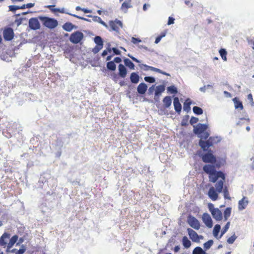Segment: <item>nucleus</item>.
Instances as JSON below:
<instances>
[{
    "label": "nucleus",
    "instance_id": "nucleus-1",
    "mask_svg": "<svg viewBox=\"0 0 254 254\" xmlns=\"http://www.w3.org/2000/svg\"><path fill=\"white\" fill-rule=\"evenodd\" d=\"M203 170L209 175L210 181L212 183H215L218 178L221 179L215 185L217 191L218 193L221 192L225 180V174L221 171H216L215 166L211 165H204Z\"/></svg>",
    "mask_w": 254,
    "mask_h": 254
},
{
    "label": "nucleus",
    "instance_id": "nucleus-2",
    "mask_svg": "<svg viewBox=\"0 0 254 254\" xmlns=\"http://www.w3.org/2000/svg\"><path fill=\"white\" fill-rule=\"evenodd\" d=\"M38 18L42 22V24L44 27L50 29L56 28L58 25V21L53 18L39 16H38Z\"/></svg>",
    "mask_w": 254,
    "mask_h": 254
},
{
    "label": "nucleus",
    "instance_id": "nucleus-3",
    "mask_svg": "<svg viewBox=\"0 0 254 254\" xmlns=\"http://www.w3.org/2000/svg\"><path fill=\"white\" fill-rule=\"evenodd\" d=\"M24 241L23 238H20L18 239L17 235L13 236L9 240V242L7 244L6 251L8 252L12 248L14 245L16 243V246H19Z\"/></svg>",
    "mask_w": 254,
    "mask_h": 254
},
{
    "label": "nucleus",
    "instance_id": "nucleus-4",
    "mask_svg": "<svg viewBox=\"0 0 254 254\" xmlns=\"http://www.w3.org/2000/svg\"><path fill=\"white\" fill-rule=\"evenodd\" d=\"M208 206L214 219L216 221H220L222 219V213L218 208H214L212 203H209Z\"/></svg>",
    "mask_w": 254,
    "mask_h": 254
},
{
    "label": "nucleus",
    "instance_id": "nucleus-5",
    "mask_svg": "<svg viewBox=\"0 0 254 254\" xmlns=\"http://www.w3.org/2000/svg\"><path fill=\"white\" fill-rule=\"evenodd\" d=\"M201 158L204 163L215 164L216 162V158L211 150H209L208 153L202 155Z\"/></svg>",
    "mask_w": 254,
    "mask_h": 254
},
{
    "label": "nucleus",
    "instance_id": "nucleus-6",
    "mask_svg": "<svg viewBox=\"0 0 254 254\" xmlns=\"http://www.w3.org/2000/svg\"><path fill=\"white\" fill-rule=\"evenodd\" d=\"M83 38V34L79 31H76L71 34L69 40L74 44L79 43Z\"/></svg>",
    "mask_w": 254,
    "mask_h": 254
},
{
    "label": "nucleus",
    "instance_id": "nucleus-7",
    "mask_svg": "<svg viewBox=\"0 0 254 254\" xmlns=\"http://www.w3.org/2000/svg\"><path fill=\"white\" fill-rule=\"evenodd\" d=\"M188 223L190 226L195 230L199 229L200 227L198 220L194 216L190 215L188 218Z\"/></svg>",
    "mask_w": 254,
    "mask_h": 254
},
{
    "label": "nucleus",
    "instance_id": "nucleus-8",
    "mask_svg": "<svg viewBox=\"0 0 254 254\" xmlns=\"http://www.w3.org/2000/svg\"><path fill=\"white\" fill-rule=\"evenodd\" d=\"M187 231L190 238L193 242H199L200 239H202L203 238L202 236H198L195 231L190 228H188Z\"/></svg>",
    "mask_w": 254,
    "mask_h": 254
},
{
    "label": "nucleus",
    "instance_id": "nucleus-9",
    "mask_svg": "<svg viewBox=\"0 0 254 254\" xmlns=\"http://www.w3.org/2000/svg\"><path fill=\"white\" fill-rule=\"evenodd\" d=\"M3 38L5 41H10L14 37L13 29L10 27L5 28L3 32Z\"/></svg>",
    "mask_w": 254,
    "mask_h": 254
},
{
    "label": "nucleus",
    "instance_id": "nucleus-10",
    "mask_svg": "<svg viewBox=\"0 0 254 254\" xmlns=\"http://www.w3.org/2000/svg\"><path fill=\"white\" fill-rule=\"evenodd\" d=\"M212 137H210L207 140L204 141L200 139L199 141V145L203 151H209L208 148L213 145V142L211 141Z\"/></svg>",
    "mask_w": 254,
    "mask_h": 254
},
{
    "label": "nucleus",
    "instance_id": "nucleus-11",
    "mask_svg": "<svg viewBox=\"0 0 254 254\" xmlns=\"http://www.w3.org/2000/svg\"><path fill=\"white\" fill-rule=\"evenodd\" d=\"M109 25L112 30L117 32H118L123 26L122 22L118 19L109 21Z\"/></svg>",
    "mask_w": 254,
    "mask_h": 254
},
{
    "label": "nucleus",
    "instance_id": "nucleus-12",
    "mask_svg": "<svg viewBox=\"0 0 254 254\" xmlns=\"http://www.w3.org/2000/svg\"><path fill=\"white\" fill-rule=\"evenodd\" d=\"M38 18H31L29 20V27L32 30H38L40 28V24Z\"/></svg>",
    "mask_w": 254,
    "mask_h": 254
},
{
    "label": "nucleus",
    "instance_id": "nucleus-13",
    "mask_svg": "<svg viewBox=\"0 0 254 254\" xmlns=\"http://www.w3.org/2000/svg\"><path fill=\"white\" fill-rule=\"evenodd\" d=\"M202 219L203 222L208 227L211 228L212 227V220L209 214L207 213H203Z\"/></svg>",
    "mask_w": 254,
    "mask_h": 254
},
{
    "label": "nucleus",
    "instance_id": "nucleus-14",
    "mask_svg": "<svg viewBox=\"0 0 254 254\" xmlns=\"http://www.w3.org/2000/svg\"><path fill=\"white\" fill-rule=\"evenodd\" d=\"M208 195L209 198L213 201H215L218 199V194L217 190H215L214 188L211 187L208 192Z\"/></svg>",
    "mask_w": 254,
    "mask_h": 254
},
{
    "label": "nucleus",
    "instance_id": "nucleus-15",
    "mask_svg": "<svg viewBox=\"0 0 254 254\" xmlns=\"http://www.w3.org/2000/svg\"><path fill=\"white\" fill-rule=\"evenodd\" d=\"M173 105L175 111L180 114L182 110V105L180 103L179 99L178 97H175L173 101Z\"/></svg>",
    "mask_w": 254,
    "mask_h": 254
},
{
    "label": "nucleus",
    "instance_id": "nucleus-16",
    "mask_svg": "<svg viewBox=\"0 0 254 254\" xmlns=\"http://www.w3.org/2000/svg\"><path fill=\"white\" fill-rule=\"evenodd\" d=\"M10 234L4 232L2 236L0 237V246L3 247H7V244L6 240L10 238Z\"/></svg>",
    "mask_w": 254,
    "mask_h": 254
},
{
    "label": "nucleus",
    "instance_id": "nucleus-17",
    "mask_svg": "<svg viewBox=\"0 0 254 254\" xmlns=\"http://www.w3.org/2000/svg\"><path fill=\"white\" fill-rule=\"evenodd\" d=\"M248 200L247 198L244 196L242 199L239 200L238 203V208L240 210H242L246 208L248 204Z\"/></svg>",
    "mask_w": 254,
    "mask_h": 254
},
{
    "label": "nucleus",
    "instance_id": "nucleus-18",
    "mask_svg": "<svg viewBox=\"0 0 254 254\" xmlns=\"http://www.w3.org/2000/svg\"><path fill=\"white\" fill-rule=\"evenodd\" d=\"M119 74L122 78H125L127 76V70L122 64L119 65Z\"/></svg>",
    "mask_w": 254,
    "mask_h": 254
},
{
    "label": "nucleus",
    "instance_id": "nucleus-19",
    "mask_svg": "<svg viewBox=\"0 0 254 254\" xmlns=\"http://www.w3.org/2000/svg\"><path fill=\"white\" fill-rule=\"evenodd\" d=\"M147 89L146 84L144 83H140L137 88V92L140 94H144Z\"/></svg>",
    "mask_w": 254,
    "mask_h": 254
},
{
    "label": "nucleus",
    "instance_id": "nucleus-20",
    "mask_svg": "<svg viewBox=\"0 0 254 254\" xmlns=\"http://www.w3.org/2000/svg\"><path fill=\"white\" fill-rule=\"evenodd\" d=\"M207 127L205 124H198L197 127L194 129L195 133H201L204 132L207 128Z\"/></svg>",
    "mask_w": 254,
    "mask_h": 254
},
{
    "label": "nucleus",
    "instance_id": "nucleus-21",
    "mask_svg": "<svg viewBox=\"0 0 254 254\" xmlns=\"http://www.w3.org/2000/svg\"><path fill=\"white\" fill-rule=\"evenodd\" d=\"M131 1V0H127L124 1L122 4L121 9L126 12L128 8L132 7Z\"/></svg>",
    "mask_w": 254,
    "mask_h": 254
},
{
    "label": "nucleus",
    "instance_id": "nucleus-22",
    "mask_svg": "<svg viewBox=\"0 0 254 254\" xmlns=\"http://www.w3.org/2000/svg\"><path fill=\"white\" fill-rule=\"evenodd\" d=\"M233 101L234 103L235 108L236 109H240L241 110H242L244 109V107L242 102L240 101L237 97H235L233 99Z\"/></svg>",
    "mask_w": 254,
    "mask_h": 254
},
{
    "label": "nucleus",
    "instance_id": "nucleus-23",
    "mask_svg": "<svg viewBox=\"0 0 254 254\" xmlns=\"http://www.w3.org/2000/svg\"><path fill=\"white\" fill-rule=\"evenodd\" d=\"M191 104V102L189 98L186 99L183 105L184 110L187 111V112H189L190 110Z\"/></svg>",
    "mask_w": 254,
    "mask_h": 254
},
{
    "label": "nucleus",
    "instance_id": "nucleus-24",
    "mask_svg": "<svg viewBox=\"0 0 254 254\" xmlns=\"http://www.w3.org/2000/svg\"><path fill=\"white\" fill-rule=\"evenodd\" d=\"M130 79L132 83H137L139 80V75L135 72H132L130 74Z\"/></svg>",
    "mask_w": 254,
    "mask_h": 254
},
{
    "label": "nucleus",
    "instance_id": "nucleus-25",
    "mask_svg": "<svg viewBox=\"0 0 254 254\" xmlns=\"http://www.w3.org/2000/svg\"><path fill=\"white\" fill-rule=\"evenodd\" d=\"M165 89V87L164 85L157 86L155 91V96H159L164 91Z\"/></svg>",
    "mask_w": 254,
    "mask_h": 254
},
{
    "label": "nucleus",
    "instance_id": "nucleus-26",
    "mask_svg": "<svg viewBox=\"0 0 254 254\" xmlns=\"http://www.w3.org/2000/svg\"><path fill=\"white\" fill-rule=\"evenodd\" d=\"M164 106L166 108H169L172 104V99L170 96H166L163 100Z\"/></svg>",
    "mask_w": 254,
    "mask_h": 254
},
{
    "label": "nucleus",
    "instance_id": "nucleus-27",
    "mask_svg": "<svg viewBox=\"0 0 254 254\" xmlns=\"http://www.w3.org/2000/svg\"><path fill=\"white\" fill-rule=\"evenodd\" d=\"M183 245L186 248H189L191 246V242L186 236L183 237L182 239Z\"/></svg>",
    "mask_w": 254,
    "mask_h": 254
},
{
    "label": "nucleus",
    "instance_id": "nucleus-28",
    "mask_svg": "<svg viewBox=\"0 0 254 254\" xmlns=\"http://www.w3.org/2000/svg\"><path fill=\"white\" fill-rule=\"evenodd\" d=\"M73 27L74 25L70 22H66L63 26V29L64 30L68 32L71 31L73 29Z\"/></svg>",
    "mask_w": 254,
    "mask_h": 254
},
{
    "label": "nucleus",
    "instance_id": "nucleus-29",
    "mask_svg": "<svg viewBox=\"0 0 254 254\" xmlns=\"http://www.w3.org/2000/svg\"><path fill=\"white\" fill-rule=\"evenodd\" d=\"M125 64L131 69H134V64L133 63L128 59H125L124 60Z\"/></svg>",
    "mask_w": 254,
    "mask_h": 254
},
{
    "label": "nucleus",
    "instance_id": "nucleus-30",
    "mask_svg": "<svg viewBox=\"0 0 254 254\" xmlns=\"http://www.w3.org/2000/svg\"><path fill=\"white\" fill-rule=\"evenodd\" d=\"M192 254H207V253L201 247H197L193 249Z\"/></svg>",
    "mask_w": 254,
    "mask_h": 254
},
{
    "label": "nucleus",
    "instance_id": "nucleus-31",
    "mask_svg": "<svg viewBox=\"0 0 254 254\" xmlns=\"http://www.w3.org/2000/svg\"><path fill=\"white\" fill-rule=\"evenodd\" d=\"M107 67L109 70L114 71L116 68V65L113 61H110L107 63Z\"/></svg>",
    "mask_w": 254,
    "mask_h": 254
},
{
    "label": "nucleus",
    "instance_id": "nucleus-32",
    "mask_svg": "<svg viewBox=\"0 0 254 254\" xmlns=\"http://www.w3.org/2000/svg\"><path fill=\"white\" fill-rule=\"evenodd\" d=\"M94 42L96 45L103 47V41L102 38L99 36H97L94 38Z\"/></svg>",
    "mask_w": 254,
    "mask_h": 254
},
{
    "label": "nucleus",
    "instance_id": "nucleus-33",
    "mask_svg": "<svg viewBox=\"0 0 254 254\" xmlns=\"http://www.w3.org/2000/svg\"><path fill=\"white\" fill-rule=\"evenodd\" d=\"M231 213V208L227 207L224 211V217L225 221L227 220L228 218L230 217Z\"/></svg>",
    "mask_w": 254,
    "mask_h": 254
},
{
    "label": "nucleus",
    "instance_id": "nucleus-34",
    "mask_svg": "<svg viewBox=\"0 0 254 254\" xmlns=\"http://www.w3.org/2000/svg\"><path fill=\"white\" fill-rule=\"evenodd\" d=\"M220 55L222 59L224 61H227V52L224 49H221L219 50Z\"/></svg>",
    "mask_w": 254,
    "mask_h": 254
},
{
    "label": "nucleus",
    "instance_id": "nucleus-35",
    "mask_svg": "<svg viewBox=\"0 0 254 254\" xmlns=\"http://www.w3.org/2000/svg\"><path fill=\"white\" fill-rule=\"evenodd\" d=\"M220 229H221V227H220V225L216 224L215 225L214 229H213V233L214 236L215 237H217L218 236V235L220 231Z\"/></svg>",
    "mask_w": 254,
    "mask_h": 254
},
{
    "label": "nucleus",
    "instance_id": "nucleus-36",
    "mask_svg": "<svg viewBox=\"0 0 254 254\" xmlns=\"http://www.w3.org/2000/svg\"><path fill=\"white\" fill-rule=\"evenodd\" d=\"M193 112L196 115H201L203 113L202 109L197 106H194L193 107Z\"/></svg>",
    "mask_w": 254,
    "mask_h": 254
},
{
    "label": "nucleus",
    "instance_id": "nucleus-37",
    "mask_svg": "<svg viewBox=\"0 0 254 254\" xmlns=\"http://www.w3.org/2000/svg\"><path fill=\"white\" fill-rule=\"evenodd\" d=\"M223 194L225 199L229 200L231 199V197L230 196L229 192L227 187H225L223 190Z\"/></svg>",
    "mask_w": 254,
    "mask_h": 254
},
{
    "label": "nucleus",
    "instance_id": "nucleus-38",
    "mask_svg": "<svg viewBox=\"0 0 254 254\" xmlns=\"http://www.w3.org/2000/svg\"><path fill=\"white\" fill-rule=\"evenodd\" d=\"M150 70H151L152 71H155V72L160 73H161V74H164V75H169L168 73H167L166 72H165L164 71H163L161 69H160L159 68H156V67H153V66H151Z\"/></svg>",
    "mask_w": 254,
    "mask_h": 254
},
{
    "label": "nucleus",
    "instance_id": "nucleus-39",
    "mask_svg": "<svg viewBox=\"0 0 254 254\" xmlns=\"http://www.w3.org/2000/svg\"><path fill=\"white\" fill-rule=\"evenodd\" d=\"M213 244V240H210L203 244L204 248L205 250L209 249L212 246Z\"/></svg>",
    "mask_w": 254,
    "mask_h": 254
},
{
    "label": "nucleus",
    "instance_id": "nucleus-40",
    "mask_svg": "<svg viewBox=\"0 0 254 254\" xmlns=\"http://www.w3.org/2000/svg\"><path fill=\"white\" fill-rule=\"evenodd\" d=\"M168 91L172 94H176L177 93V89L174 85H171L167 88Z\"/></svg>",
    "mask_w": 254,
    "mask_h": 254
},
{
    "label": "nucleus",
    "instance_id": "nucleus-41",
    "mask_svg": "<svg viewBox=\"0 0 254 254\" xmlns=\"http://www.w3.org/2000/svg\"><path fill=\"white\" fill-rule=\"evenodd\" d=\"M230 225V222H228L226 225L224 226V227L223 228V230L221 231V234L219 237V238H221L228 230L229 226Z\"/></svg>",
    "mask_w": 254,
    "mask_h": 254
},
{
    "label": "nucleus",
    "instance_id": "nucleus-42",
    "mask_svg": "<svg viewBox=\"0 0 254 254\" xmlns=\"http://www.w3.org/2000/svg\"><path fill=\"white\" fill-rule=\"evenodd\" d=\"M25 251H26L25 246L24 245H22L21 246V248L19 250L16 251L15 254H23L25 253Z\"/></svg>",
    "mask_w": 254,
    "mask_h": 254
},
{
    "label": "nucleus",
    "instance_id": "nucleus-43",
    "mask_svg": "<svg viewBox=\"0 0 254 254\" xmlns=\"http://www.w3.org/2000/svg\"><path fill=\"white\" fill-rule=\"evenodd\" d=\"M54 7V5H48L47 6V8H48L50 10H51V11H54V12H61V13H63L64 12L63 11V10H61L60 9H59V8H54L53 7Z\"/></svg>",
    "mask_w": 254,
    "mask_h": 254
},
{
    "label": "nucleus",
    "instance_id": "nucleus-44",
    "mask_svg": "<svg viewBox=\"0 0 254 254\" xmlns=\"http://www.w3.org/2000/svg\"><path fill=\"white\" fill-rule=\"evenodd\" d=\"M144 80L146 82H149L151 83H154L155 81V78L153 77H150V76H145L144 77Z\"/></svg>",
    "mask_w": 254,
    "mask_h": 254
},
{
    "label": "nucleus",
    "instance_id": "nucleus-45",
    "mask_svg": "<svg viewBox=\"0 0 254 254\" xmlns=\"http://www.w3.org/2000/svg\"><path fill=\"white\" fill-rule=\"evenodd\" d=\"M103 47L102 46H99V45H96L92 50V52L94 54H97L98 53L102 48Z\"/></svg>",
    "mask_w": 254,
    "mask_h": 254
},
{
    "label": "nucleus",
    "instance_id": "nucleus-46",
    "mask_svg": "<svg viewBox=\"0 0 254 254\" xmlns=\"http://www.w3.org/2000/svg\"><path fill=\"white\" fill-rule=\"evenodd\" d=\"M9 10L10 11L14 12L15 10L17 9H19V6H16V5H9L8 6Z\"/></svg>",
    "mask_w": 254,
    "mask_h": 254
},
{
    "label": "nucleus",
    "instance_id": "nucleus-47",
    "mask_svg": "<svg viewBox=\"0 0 254 254\" xmlns=\"http://www.w3.org/2000/svg\"><path fill=\"white\" fill-rule=\"evenodd\" d=\"M198 121V118L194 117H192L190 118V124L192 125L194 124H196Z\"/></svg>",
    "mask_w": 254,
    "mask_h": 254
},
{
    "label": "nucleus",
    "instance_id": "nucleus-48",
    "mask_svg": "<svg viewBox=\"0 0 254 254\" xmlns=\"http://www.w3.org/2000/svg\"><path fill=\"white\" fill-rule=\"evenodd\" d=\"M236 237H235V235L234 236H232L230 237H229L228 239H227V242L229 243V244H233L235 240H236Z\"/></svg>",
    "mask_w": 254,
    "mask_h": 254
},
{
    "label": "nucleus",
    "instance_id": "nucleus-49",
    "mask_svg": "<svg viewBox=\"0 0 254 254\" xmlns=\"http://www.w3.org/2000/svg\"><path fill=\"white\" fill-rule=\"evenodd\" d=\"M248 99L250 101L252 106H254V102L253 100V95L251 93L248 94Z\"/></svg>",
    "mask_w": 254,
    "mask_h": 254
},
{
    "label": "nucleus",
    "instance_id": "nucleus-50",
    "mask_svg": "<svg viewBox=\"0 0 254 254\" xmlns=\"http://www.w3.org/2000/svg\"><path fill=\"white\" fill-rule=\"evenodd\" d=\"M131 42L134 44H137L139 42H141V40L139 38L132 37L131 38Z\"/></svg>",
    "mask_w": 254,
    "mask_h": 254
},
{
    "label": "nucleus",
    "instance_id": "nucleus-51",
    "mask_svg": "<svg viewBox=\"0 0 254 254\" xmlns=\"http://www.w3.org/2000/svg\"><path fill=\"white\" fill-rule=\"evenodd\" d=\"M140 67L141 68L143 67V69L145 70H150L151 66H149L146 64H141V65H140Z\"/></svg>",
    "mask_w": 254,
    "mask_h": 254
},
{
    "label": "nucleus",
    "instance_id": "nucleus-52",
    "mask_svg": "<svg viewBox=\"0 0 254 254\" xmlns=\"http://www.w3.org/2000/svg\"><path fill=\"white\" fill-rule=\"evenodd\" d=\"M70 15L72 16L73 17H76L79 19H82V20H86V21H88V19L83 17H81V16H78L76 14H69Z\"/></svg>",
    "mask_w": 254,
    "mask_h": 254
},
{
    "label": "nucleus",
    "instance_id": "nucleus-53",
    "mask_svg": "<svg viewBox=\"0 0 254 254\" xmlns=\"http://www.w3.org/2000/svg\"><path fill=\"white\" fill-rule=\"evenodd\" d=\"M175 19L172 17H169L168 21V25H171L174 24Z\"/></svg>",
    "mask_w": 254,
    "mask_h": 254
},
{
    "label": "nucleus",
    "instance_id": "nucleus-54",
    "mask_svg": "<svg viewBox=\"0 0 254 254\" xmlns=\"http://www.w3.org/2000/svg\"><path fill=\"white\" fill-rule=\"evenodd\" d=\"M112 51L114 52V53H115V54L117 55H121V52L118 50L117 49V48H113L112 49Z\"/></svg>",
    "mask_w": 254,
    "mask_h": 254
},
{
    "label": "nucleus",
    "instance_id": "nucleus-55",
    "mask_svg": "<svg viewBox=\"0 0 254 254\" xmlns=\"http://www.w3.org/2000/svg\"><path fill=\"white\" fill-rule=\"evenodd\" d=\"M114 63H120L122 62V60L120 57H116L113 61Z\"/></svg>",
    "mask_w": 254,
    "mask_h": 254
},
{
    "label": "nucleus",
    "instance_id": "nucleus-56",
    "mask_svg": "<svg viewBox=\"0 0 254 254\" xmlns=\"http://www.w3.org/2000/svg\"><path fill=\"white\" fill-rule=\"evenodd\" d=\"M249 44L252 49L254 50V39L250 40L249 41Z\"/></svg>",
    "mask_w": 254,
    "mask_h": 254
},
{
    "label": "nucleus",
    "instance_id": "nucleus-57",
    "mask_svg": "<svg viewBox=\"0 0 254 254\" xmlns=\"http://www.w3.org/2000/svg\"><path fill=\"white\" fill-rule=\"evenodd\" d=\"M34 3H29L26 4V8H31L34 6Z\"/></svg>",
    "mask_w": 254,
    "mask_h": 254
},
{
    "label": "nucleus",
    "instance_id": "nucleus-58",
    "mask_svg": "<svg viewBox=\"0 0 254 254\" xmlns=\"http://www.w3.org/2000/svg\"><path fill=\"white\" fill-rule=\"evenodd\" d=\"M98 19L100 20V22L104 26H105V27H107V25L105 23V22H104V21H103L101 19V18L99 17H97Z\"/></svg>",
    "mask_w": 254,
    "mask_h": 254
},
{
    "label": "nucleus",
    "instance_id": "nucleus-59",
    "mask_svg": "<svg viewBox=\"0 0 254 254\" xmlns=\"http://www.w3.org/2000/svg\"><path fill=\"white\" fill-rule=\"evenodd\" d=\"M82 11L85 13H90L91 11L86 8H82Z\"/></svg>",
    "mask_w": 254,
    "mask_h": 254
},
{
    "label": "nucleus",
    "instance_id": "nucleus-60",
    "mask_svg": "<svg viewBox=\"0 0 254 254\" xmlns=\"http://www.w3.org/2000/svg\"><path fill=\"white\" fill-rule=\"evenodd\" d=\"M128 56L135 62L136 63H139V61L135 58L132 57V56H130L129 55H128Z\"/></svg>",
    "mask_w": 254,
    "mask_h": 254
},
{
    "label": "nucleus",
    "instance_id": "nucleus-61",
    "mask_svg": "<svg viewBox=\"0 0 254 254\" xmlns=\"http://www.w3.org/2000/svg\"><path fill=\"white\" fill-rule=\"evenodd\" d=\"M166 34V32H162L161 33V34L160 35H159L158 36L161 38L162 39L163 37H165V35Z\"/></svg>",
    "mask_w": 254,
    "mask_h": 254
},
{
    "label": "nucleus",
    "instance_id": "nucleus-62",
    "mask_svg": "<svg viewBox=\"0 0 254 254\" xmlns=\"http://www.w3.org/2000/svg\"><path fill=\"white\" fill-rule=\"evenodd\" d=\"M161 40V39L158 36L156 38V39H155V43H156V44L158 43Z\"/></svg>",
    "mask_w": 254,
    "mask_h": 254
},
{
    "label": "nucleus",
    "instance_id": "nucleus-63",
    "mask_svg": "<svg viewBox=\"0 0 254 254\" xmlns=\"http://www.w3.org/2000/svg\"><path fill=\"white\" fill-rule=\"evenodd\" d=\"M150 5L145 3L143 6V10L145 11L147 9V7H149Z\"/></svg>",
    "mask_w": 254,
    "mask_h": 254
},
{
    "label": "nucleus",
    "instance_id": "nucleus-64",
    "mask_svg": "<svg viewBox=\"0 0 254 254\" xmlns=\"http://www.w3.org/2000/svg\"><path fill=\"white\" fill-rule=\"evenodd\" d=\"M107 54H108V51L107 50H104L102 53V56L103 57H104V56H106Z\"/></svg>",
    "mask_w": 254,
    "mask_h": 254
}]
</instances>
